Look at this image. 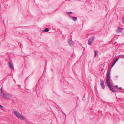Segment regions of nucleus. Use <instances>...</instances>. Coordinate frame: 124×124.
I'll use <instances>...</instances> for the list:
<instances>
[{"mask_svg": "<svg viewBox=\"0 0 124 124\" xmlns=\"http://www.w3.org/2000/svg\"><path fill=\"white\" fill-rule=\"evenodd\" d=\"M116 63L115 62H114L113 63L110 69L109 70V69L108 68L107 70V74L106 75V82L107 86L108 88L110 90L112 91L113 93H115L116 92V91L113 88L112 85L111 84V82H112V80L110 79L111 76L110 72H111V69L114 65Z\"/></svg>", "mask_w": 124, "mask_h": 124, "instance_id": "nucleus-1", "label": "nucleus"}, {"mask_svg": "<svg viewBox=\"0 0 124 124\" xmlns=\"http://www.w3.org/2000/svg\"><path fill=\"white\" fill-rule=\"evenodd\" d=\"M14 114L18 118L20 119L21 120H24L25 118L17 111H14Z\"/></svg>", "mask_w": 124, "mask_h": 124, "instance_id": "nucleus-2", "label": "nucleus"}, {"mask_svg": "<svg viewBox=\"0 0 124 124\" xmlns=\"http://www.w3.org/2000/svg\"><path fill=\"white\" fill-rule=\"evenodd\" d=\"M95 38L94 36H93L88 40V44L89 45H92V43L94 41Z\"/></svg>", "mask_w": 124, "mask_h": 124, "instance_id": "nucleus-3", "label": "nucleus"}, {"mask_svg": "<svg viewBox=\"0 0 124 124\" xmlns=\"http://www.w3.org/2000/svg\"><path fill=\"white\" fill-rule=\"evenodd\" d=\"M68 42L70 46L72 47L73 46L74 43L72 39H70L68 38Z\"/></svg>", "mask_w": 124, "mask_h": 124, "instance_id": "nucleus-4", "label": "nucleus"}, {"mask_svg": "<svg viewBox=\"0 0 124 124\" xmlns=\"http://www.w3.org/2000/svg\"><path fill=\"white\" fill-rule=\"evenodd\" d=\"M100 82H101L100 84V85L102 86V88L103 89H104L105 87V85H104V81L102 79L100 80Z\"/></svg>", "mask_w": 124, "mask_h": 124, "instance_id": "nucleus-5", "label": "nucleus"}, {"mask_svg": "<svg viewBox=\"0 0 124 124\" xmlns=\"http://www.w3.org/2000/svg\"><path fill=\"white\" fill-rule=\"evenodd\" d=\"M0 95L1 96H2V97H3L4 98H6V95L7 94H6L3 93V92H2V89L1 88L0 89Z\"/></svg>", "mask_w": 124, "mask_h": 124, "instance_id": "nucleus-6", "label": "nucleus"}, {"mask_svg": "<svg viewBox=\"0 0 124 124\" xmlns=\"http://www.w3.org/2000/svg\"><path fill=\"white\" fill-rule=\"evenodd\" d=\"M69 16L72 18V19L74 20V22H75L78 20L77 18L76 17L70 15H69Z\"/></svg>", "mask_w": 124, "mask_h": 124, "instance_id": "nucleus-7", "label": "nucleus"}, {"mask_svg": "<svg viewBox=\"0 0 124 124\" xmlns=\"http://www.w3.org/2000/svg\"><path fill=\"white\" fill-rule=\"evenodd\" d=\"M8 63L10 68L11 69H14V67L13 66L12 64L10 61H9L8 62Z\"/></svg>", "mask_w": 124, "mask_h": 124, "instance_id": "nucleus-8", "label": "nucleus"}, {"mask_svg": "<svg viewBox=\"0 0 124 124\" xmlns=\"http://www.w3.org/2000/svg\"><path fill=\"white\" fill-rule=\"evenodd\" d=\"M0 109L3 111L4 112H6V110L5 107L3 106L2 105L0 104Z\"/></svg>", "mask_w": 124, "mask_h": 124, "instance_id": "nucleus-9", "label": "nucleus"}, {"mask_svg": "<svg viewBox=\"0 0 124 124\" xmlns=\"http://www.w3.org/2000/svg\"><path fill=\"white\" fill-rule=\"evenodd\" d=\"M12 97V95L11 94H7L6 98H7L8 99H9L11 98Z\"/></svg>", "mask_w": 124, "mask_h": 124, "instance_id": "nucleus-10", "label": "nucleus"}, {"mask_svg": "<svg viewBox=\"0 0 124 124\" xmlns=\"http://www.w3.org/2000/svg\"><path fill=\"white\" fill-rule=\"evenodd\" d=\"M49 29L48 28H46L42 31V32H47L49 31Z\"/></svg>", "mask_w": 124, "mask_h": 124, "instance_id": "nucleus-11", "label": "nucleus"}, {"mask_svg": "<svg viewBox=\"0 0 124 124\" xmlns=\"http://www.w3.org/2000/svg\"><path fill=\"white\" fill-rule=\"evenodd\" d=\"M94 57H95L98 55V52L96 50H95L94 51Z\"/></svg>", "mask_w": 124, "mask_h": 124, "instance_id": "nucleus-12", "label": "nucleus"}, {"mask_svg": "<svg viewBox=\"0 0 124 124\" xmlns=\"http://www.w3.org/2000/svg\"><path fill=\"white\" fill-rule=\"evenodd\" d=\"M118 29L119 30V32H121V31L123 30L124 28H120L119 27H118Z\"/></svg>", "mask_w": 124, "mask_h": 124, "instance_id": "nucleus-13", "label": "nucleus"}, {"mask_svg": "<svg viewBox=\"0 0 124 124\" xmlns=\"http://www.w3.org/2000/svg\"><path fill=\"white\" fill-rule=\"evenodd\" d=\"M119 58H116L114 61L115 62V63H116L118 61Z\"/></svg>", "mask_w": 124, "mask_h": 124, "instance_id": "nucleus-14", "label": "nucleus"}, {"mask_svg": "<svg viewBox=\"0 0 124 124\" xmlns=\"http://www.w3.org/2000/svg\"><path fill=\"white\" fill-rule=\"evenodd\" d=\"M122 23H124V17H123L122 19Z\"/></svg>", "mask_w": 124, "mask_h": 124, "instance_id": "nucleus-15", "label": "nucleus"}, {"mask_svg": "<svg viewBox=\"0 0 124 124\" xmlns=\"http://www.w3.org/2000/svg\"><path fill=\"white\" fill-rule=\"evenodd\" d=\"M72 13V12H69L68 13V15H69V14H71Z\"/></svg>", "mask_w": 124, "mask_h": 124, "instance_id": "nucleus-16", "label": "nucleus"}, {"mask_svg": "<svg viewBox=\"0 0 124 124\" xmlns=\"http://www.w3.org/2000/svg\"><path fill=\"white\" fill-rule=\"evenodd\" d=\"M118 89L120 90H122V89L124 90V89H123L121 87H119Z\"/></svg>", "mask_w": 124, "mask_h": 124, "instance_id": "nucleus-17", "label": "nucleus"}, {"mask_svg": "<svg viewBox=\"0 0 124 124\" xmlns=\"http://www.w3.org/2000/svg\"><path fill=\"white\" fill-rule=\"evenodd\" d=\"M115 87H116L117 88H118V86L117 85H116L115 86Z\"/></svg>", "mask_w": 124, "mask_h": 124, "instance_id": "nucleus-18", "label": "nucleus"}, {"mask_svg": "<svg viewBox=\"0 0 124 124\" xmlns=\"http://www.w3.org/2000/svg\"><path fill=\"white\" fill-rule=\"evenodd\" d=\"M116 98L117 99H119V100H121H121H123V99H122V98H117V97H116Z\"/></svg>", "mask_w": 124, "mask_h": 124, "instance_id": "nucleus-19", "label": "nucleus"}, {"mask_svg": "<svg viewBox=\"0 0 124 124\" xmlns=\"http://www.w3.org/2000/svg\"><path fill=\"white\" fill-rule=\"evenodd\" d=\"M118 92L119 93H122V91H118Z\"/></svg>", "mask_w": 124, "mask_h": 124, "instance_id": "nucleus-20", "label": "nucleus"}, {"mask_svg": "<svg viewBox=\"0 0 124 124\" xmlns=\"http://www.w3.org/2000/svg\"><path fill=\"white\" fill-rule=\"evenodd\" d=\"M63 114L65 116V117H66V114L64 113H63Z\"/></svg>", "mask_w": 124, "mask_h": 124, "instance_id": "nucleus-21", "label": "nucleus"}, {"mask_svg": "<svg viewBox=\"0 0 124 124\" xmlns=\"http://www.w3.org/2000/svg\"><path fill=\"white\" fill-rule=\"evenodd\" d=\"M82 47H83L84 48V50H84H84H85V48L84 47H83V46H82Z\"/></svg>", "mask_w": 124, "mask_h": 124, "instance_id": "nucleus-22", "label": "nucleus"}, {"mask_svg": "<svg viewBox=\"0 0 124 124\" xmlns=\"http://www.w3.org/2000/svg\"><path fill=\"white\" fill-rule=\"evenodd\" d=\"M122 91V93H124V90L123 91Z\"/></svg>", "mask_w": 124, "mask_h": 124, "instance_id": "nucleus-23", "label": "nucleus"}, {"mask_svg": "<svg viewBox=\"0 0 124 124\" xmlns=\"http://www.w3.org/2000/svg\"><path fill=\"white\" fill-rule=\"evenodd\" d=\"M120 56H121V57H122L123 55H120Z\"/></svg>", "mask_w": 124, "mask_h": 124, "instance_id": "nucleus-24", "label": "nucleus"}, {"mask_svg": "<svg viewBox=\"0 0 124 124\" xmlns=\"http://www.w3.org/2000/svg\"><path fill=\"white\" fill-rule=\"evenodd\" d=\"M118 77V76H116V78H117Z\"/></svg>", "mask_w": 124, "mask_h": 124, "instance_id": "nucleus-25", "label": "nucleus"}, {"mask_svg": "<svg viewBox=\"0 0 124 124\" xmlns=\"http://www.w3.org/2000/svg\"><path fill=\"white\" fill-rule=\"evenodd\" d=\"M51 71H53V69H51Z\"/></svg>", "mask_w": 124, "mask_h": 124, "instance_id": "nucleus-26", "label": "nucleus"}, {"mask_svg": "<svg viewBox=\"0 0 124 124\" xmlns=\"http://www.w3.org/2000/svg\"><path fill=\"white\" fill-rule=\"evenodd\" d=\"M62 112L63 114V113H64L62 111Z\"/></svg>", "mask_w": 124, "mask_h": 124, "instance_id": "nucleus-27", "label": "nucleus"}, {"mask_svg": "<svg viewBox=\"0 0 124 124\" xmlns=\"http://www.w3.org/2000/svg\"><path fill=\"white\" fill-rule=\"evenodd\" d=\"M123 57L124 58V55H123Z\"/></svg>", "mask_w": 124, "mask_h": 124, "instance_id": "nucleus-28", "label": "nucleus"}, {"mask_svg": "<svg viewBox=\"0 0 124 124\" xmlns=\"http://www.w3.org/2000/svg\"><path fill=\"white\" fill-rule=\"evenodd\" d=\"M110 115H111V114H110Z\"/></svg>", "mask_w": 124, "mask_h": 124, "instance_id": "nucleus-29", "label": "nucleus"}]
</instances>
